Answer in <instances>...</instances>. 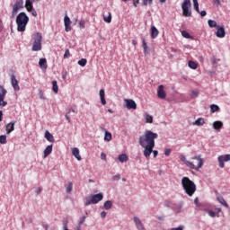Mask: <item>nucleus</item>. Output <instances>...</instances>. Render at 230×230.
Returning a JSON list of instances; mask_svg holds the SVG:
<instances>
[{"label": "nucleus", "instance_id": "nucleus-1", "mask_svg": "<svg viewBox=\"0 0 230 230\" xmlns=\"http://www.w3.org/2000/svg\"><path fill=\"white\" fill-rule=\"evenodd\" d=\"M157 137H159V135L151 130H146L144 135L139 137L138 143L144 149V155L146 159L152 155V153L154 154L155 159L157 157L159 152L154 150V146H155V139H157Z\"/></svg>", "mask_w": 230, "mask_h": 230}, {"label": "nucleus", "instance_id": "nucleus-2", "mask_svg": "<svg viewBox=\"0 0 230 230\" xmlns=\"http://www.w3.org/2000/svg\"><path fill=\"white\" fill-rule=\"evenodd\" d=\"M181 186L189 197H193L195 191H197V185H195V182L188 177H183L181 179Z\"/></svg>", "mask_w": 230, "mask_h": 230}, {"label": "nucleus", "instance_id": "nucleus-3", "mask_svg": "<svg viewBox=\"0 0 230 230\" xmlns=\"http://www.w3.org/2000/svg\"><path fill=\"white\" fill-rule=\"evenodd\" d=\"M30 22V18L26 13H20L16 17V24L18 31H26V26Z\"/></svg>", "mask_w": 230, "mask_h": 230}, {"label": "nucleus", "instance_id": "nucleus-4", "mask_svg": "<svg viewBox=\"0 0 230 230\" xmlns=\"http://www.w3.org/2000/svg\"><path fill=\"white\" fill-rule=\"evenodd\" d=\"M190 164L194 166L189 167L190 170H196V172H199V170L204 166V160L200 155H195L190 158Z\"/></svg>", "mask_w": 230, "mask_h": 230}, {"label": "nucleus", "instance_id": "nucleus-5", "mask_svg": "<svg viewBox=\"0 0 230 230\" xmlns=\"http://www.w3.org/2000/svg\"><path fill=\"white\" fill-rule=\"evenodd\" d=\"M191 0H183L181 4L183 17H191Z\"/></svg>", "mask_w": 230, "mask_h": 230}, {"label": "nucleus", "instance_id": "nucleus-6", "mask_svg": "<svg viewBox=\"0 0 230 230\" xmlns=\"http://www.w3.org/2000/svg\"><path fill=\"white\" fill-rule=\"evenodd\" d=\"M40 49H42V35L37 32L32 45V51H40Z\"/></svg>", "mask_w": 230, "mask_h": 230}, {"label": "nucleus", "instance_id": "nucleus-7", "mask_svg": "<svg viewBox=\"0 0 230 230\" xmlns=\"http://www.w3.org/2000/svg\"><path fill=\"white\" fill-rule=\"evenodd\" d=\"M7 93L6 89L0 85V107H6L8 105V102H4Z\"/></svg>", "mask_w": 230, "mask_h": 230}, {"label": "nucleus", "instance_id": "nucleus-8", "mask_svg": "<svg viewBox=\"0 0 230 230\" xmlns=\"http://www.w3.org/2000/svg\"><path fill=\"white\" fill-rule=\"evenodd\" d=\"M24 4V2L22 0H17L13 7L12 11V17H15V14L21 8H22V5Z\"/></svg>", "mask_w": 230, "mask_h": 230}, {"label": "nucleus", "instance_id": "nucleus-9", "mask_svg": "<svg viewBox=\"0 0 230 230\" xmlns=\"http://www.w3.org/2000/svg\"><path fill=\"white\" fill-rule=\"evenodd\" d=\"M217 161L219 163V168H224L226 166L224 163L230 161V155H219Z\"/></svg>", "mask_w": 230, "mask_h": 230}, {"label": "nucleus", "instance_id": "nucleus-10", "mask_svg": "<svg viewBox=\"0 0 230 230\" xmlns=\"http://www.w3.org/2000/svg\"><path fill=\"white\" fill-rule=\"evenodd\" d=\"M126 103V109H128V111L132 110L136 111L137 109V104H136V102L132 99H125L124 100Z\"/></svg>", "mask_w": 230, "mask_h": 230}, {"label": "nucleus", "instance_id": "nucleus-11", "mask_svg": "<svg viewBox=\"0 0 230 230\" xmlns=\"http://www.w3.org/2000/svg\"><path fill=\"white\" fill-rule=\"evenodd\" d=\"M11 85L15 91H21V87L19 86V81L14 75H11Z\"/></svg>", "mask_w": 230, "mask_h": 230}, {"label": "nucleus", "instance_id": "nucleus-12", "mask_svg": "<svg viewBox=\"0 0 230 230\" xmlns=\"http://www.w3.org/2000/svg\"><path fill=\"white\" fill-rule=\"evenodd\" d=\"M157 96L160 100H164V98H166V92H164V86L163 84L158 86Z\"/></svg>", "mask_w": 230, "mask_h": 230}, {"label": "nucleus", "instance_id": "nucleus-13", "mask_svg": "<svg viewBox=\"0 0 230 230\" xmlns=\"http://www.w3.org/2000/svg\"><path fill=\"white\" fill-rule=\"evenodd\" d=\"M216 36L218 39H224V37H226V29H224V27L217 26Z\"/></svg>", "mask_w": 230, "mask_h": 230}, {"label": "nucleus", "instance_id": "nucleus-14", "mask_svg": "<svg viewBox=\"0 0 230 230\" xmlns=\"http://www.w3.org/2000/svg\"><path fill=\"white\" fill-rule=\"evenodd\" d=\"M64 24H65V31H71V19L69 16L66 15L64 18Z\"/></svg>", "mask_w": 230, "mask_h": 230}, {"label": "nucleus", "instance_id": "nucleus-15", "mask_svg": "<svg viewBox=\"0 0 230 230\" xmlns=\"http://www.w3.org/2000/svg\"><path fill=\"white\" fill-rule=\"evenodd\" d=\"M15 121H11L5 126L6 134H12L15 130Z\"/></svg>", "mask_w": 230, "mask_h": 230}, {"label": "nucleus", "instance_id": "nucleus-16", "mask_svg": "<svg viewBox=\"0 0 230 230\" xmlns=\"http://www.w3.org/2000/svg\"><path fill=\"white\" fill-rule=\"evenodd\" d=\"M103 200V194L98 193L92 197V203L93 204H98V202Z\"/></svg>", "mask_w": 230, "mask_h": 230}, {"label": "nucleus", "instance_id": "nucleus-17", "mask_svg": "<svg viewBox=\"0 0 230 230\" xmlns=\"http://www.w3.org/2000/svg\"><path fill=\"white\" fill-rule=\"evenodd\" d=\"M180 159L181 161H182V163H184L187 168H194L193 164H191V161H189L188 159H186V155H181Z\"/></svg>", "mask_w": 230, "mask_h": 230}, {"label": "nucleus", "instance_id": "nucleus-18", "mask_svg": "<svg viewBox=\"0 0 230 230\" xmlns=\"http://www.w3.org/2000/svg\"><path fill=\"white\" fill-rule=\"evenodd\" d=\"M180 159L181 161H182V163H184L187 168H194L193 164H191V161H189L188 159H186V155H181Z\"/></svg>", "mask_w": 230, "mask_h": 230}, {"label": "nucleus", "instance_id": "nucleus-19", "mask_svg": "<svg viewBox=\"0 0 230 230\" xmlns=\"http://www.w3.org/2000/svg\"><path fill=\"white\" fill-rule=\"evenodd\" d=\"M72 155H74V157H75V159H77V161H82V156L80 155V149H78L77 147L72 149Z\"/></svg>", "mask_w": 230, "mask_h": 230}, {"label": "nucleus", "instance_id": "nucleus-20", "mask_svg": "<svg viewBox=\"0 0 230 230\" xmlns=\"http://www.w3.org/2000/svg\"><path fill=\"white\" fill-rule=\"evenodd\" d=\"M223 127L224 123L220 120L214 121L213 123V128H215V130H220Z\"/></svg>", "mask_w": 230, "mask_h": 230}, {"label": "nucleus", "instance_id": "nucleus-21", "mask_svg": "<svg viewBox=\"0 0 230 230\" xmlns=\"http://www.w3.org/2000/svg\"><path fill=\"white\" fill-rule=\"evenodd\" d=\"M39 64L40 69H48V60L46 58H40Z\"/></svg>", "mask_w": 230, "mask_h": 230}, {"label": "nucleus", "instance_id": "nucleus-22", "mask_svg": "<svg viewBox=\"0 0 230 230\" xmlns=\"http://www.w3.org/2000/svg\"><path fill=\"white\" fill-rule=\"evenodd\" d=\"M159 35V31L155 26L151 27V39H157V36Z\"/></svg>", "mask_w": 230, "mask_h": 230}, {"label": "nucleus", "instance_id": "nucleus-23", "mask_svg": "<svg viewBox=\"0 0 230 230\" xmlns=\"http://www.w3.org/2000/svg\"><path fill=\"white\" fill-rule=\"evenodd\" d=\"M45 139L49 143H55V137H53L48 130L45 132Z\"/></svg>", "mask_w": 230, "mask_h": 230}, {"label": "nucleus", "instance_id": "nucleus-24", "mask_svg": "<svg viewBox=\"0 0 230 230\" xmlns=\"http://www.w3.org/2000/svg\"><path fill=\"white\" fill-rule=\"evenodd\" d=\"M99 94H100V98H101V102L103 105H107V101H105V90L101 89Z\"/></svg>", "mask_w": 230, "mask_h": 230}, {"label": "nucleus", "instance_id": "nucleus-25", "mask_svg": "<svg viewBox=\"0 0 230 230\" xmlns=\"http://www.w3.org/2000/svg\"><path fill=\"white\" fill-rule=\"evenodd\" d=\"M217 199L219 204H222V206H224L225 208H229V205L227 204V201H226L224 197L217 196Z\"/></svg>", "mask_w": 230, "mask_h": 230}, {"label": "nucleus", "instance_id": "nucleus-26", "mask_svg": "<svg viewBox=\"0 0 230 230\" xmlns=\"http://www.w3.org/2000/svg\"><path fill=\"white\" fill-rule=\"evenodd\" d=\"M53 152V145L48 146L44 150V157H48Z\"/></svg>", "mask_w": 230, "mask_h": 230}, {"label": "nucleus", "instance_id": "nucleus-27", "mask_svg": "<svg viewBox=\"0 0 230 230\" xmlns=\"http://www.w3.org/2000/svg\"><path fill=\"white\" fill-rule=\"evenodd\" d=\"M206 123V120H204V118H199L193 125H196L197 127H202Z\"/></svg>", "mask_w": 230, "mask_h": 230}, {"label": "nucleus", "instance_id": "nucleus-28", "mask_svg": "<svg viewBox=\"0 0 230 230\" xmlns=\"http://www.w3.org/2000/svg\"><path fill=\"white\" fill-rule=\"evenodd\" d=\"M52 91L55 94H58V84L57 80L52 81Z\"/></svg>", "mask_w": 230, "mask_h": 230}, {"label": "nucleus", "instance_id": "nucleus-29", "mask_svg": "<svg viewBox=\"0 0 230 230\" xmlns=\"http://www.w3.org/2000/svg\"><path fill=\"white\" fill-rule=\"evenodd\" d=\"M119 163H127L128 161V155H127L126 154L119 155Z\"/></svg>", "mask_w": 230, "mask_h": 230}, {"label": "nucleus", "instance_id": "nucleus-30", "mask_svg": "<svg viewBox=\"0 0 230 230\" xmlns=\"http://www.w3.org/2000/svg\"><path fill=\"white\" fill-rule=\"evenodd\" d=\"M25 8H27L29 12H31V10H33V3H31V0H26Z\"/></svg>", "mask_w": 230, "mask_h": 230}, {"label": "nucleus", "instance_id": "nucleus-31", "mask_svg": "<svg viewBox=\"0 0 230 230\" xmlns=\"http://www.w3.org/2000/svg\"><path fill=\"white\" fill-rule=\"evenodd\" d=\"M71 112H74V114L76 112V111H75V109L71 108L68 110V112L66 114V121H68V123H71V117L69 116V114H71Z\"/></svg>", "mask_w": 230, "mask_h": 230}, {"label": "nucleus", "instance_id": "nucleus-32", "mask_svg": "<svg viewBox=\"0 0 230 230\" xmlns=\"http://www.w3.org/2000/svg\"><path fill=\"white\" fill-rule=\"evenodd\" d=\"M188 66L190 69H197V67H199V65L195 61H192V60H190L188 62Z\"/></svg>", "mask_w": 230, "mask_h": 230}, {"label": "nucleus", "instance_id": "nucleus-33", "mask_svg": "<svg viewBox=\"0 0 230 230\" xmlns=\"http://www.w3.org/2000/svg\"><path fill=\"white\" fill-rule=\"evenodd\" d=\"M146 118V123H153L154 122V117H152V115L146 113L145 115Z\"/></svg>", "mask_w": 230, "mask_h": 230}, {"label": "nucleus", "instance_id": "nucleus-34", "mask_svg": "<svg viewBox=\"0 0 230 230\" xmlns=\"http://www.w3.org/2000/svg\"><path fill=\"white\" fill-rule=\"evenodd\" d=\"M112 140V134L109 131L105 132L104 141H111Z\"/></svg>", "mask_w": 230, "mask_h": 230}, {"label": "nucleus", "instance_id": "nucleus-35", "mask_svg": "<svg viewBox=\"0 0 230 230\" xmlns=\"http://www.w3.org/2000/svg\"><path fill=\"white\" fill-rule=\"evenodd\" d=\"M66 193H71V191H73V182H68L66 185Z\"/></svg>", "mask_w": 230, "mask_h": 230}, {"label": "nucleus", "instance_id": "nucleus-36", "mask_svg": "<svg viewBox=\"0 0 230 230\" xmlns=\"http://www.w3.org/2000/svg\"><path fill=\"white\" fill-rule=\"evenodd\" d=\"M208 22L209 28H218V26L217 25V22L215 20H208Z\"/></svg>", "mask_w": 230, "mask_h": 230}, {"label": "nucleus", "instance_id": "nucleus-37", "mask_svg": "<svg viewBox=\"0 0 230 230\" xmlns=\"http://www.w3.org/2000/svg\"><path fill=\"white\" fill-rule=\"evenodd\" d=\"M142 48L144 49V53L146 54L148 46L146 45V40H145V38L142 39Z\"/></svg>", "mask_w": 230, "mask_h": 230}, {"label": "nucleus", "instance_id": "nucleus-38", "mask_svg": "<svg viewBox=\"0 0 230 230\" xmlns=\"http://www.w3.org/2000/svg\"><path fill=\"white\" fill-rule=\"evenodd\" d=\"M208 214L211 217V218H215L216 217H220V214H217V212L213 210H208Z\"/></svg>", "mask_w": 230, "mask_h": 230}, {"label": "nucleus", "instance_id": "nucleus-39", "mask_svg": "<svg viewBox=\"0 0 230 230\" xmlns=\"http://www.w3.org/2000/svg\"><path fill=\"white\" fill-rule=\"evenodd\" d=\"M103 21L108 23L111 22H112V14L111 13H109L108 16H104Z\"/></svg>", "mask_w": 230, "mask_h": 230}, {"label": "nucleus", "instance_id": "nucleus-40", "mask_svg": "<svg viewBox=\"0 0 230 230\" xmlns=\"http://www.w3.org/2000/svg\"><path fill=\"white\" fill-rule=\"evenodd\" d=\"M111 208H112V201L111 200H107L104 203V208L105 209H111Z\"/></svg>", "mask_w": 230, "mask_h": 230}, {"label": "nucleus", "instance_id": "nucleus-41", "mask_svg": "<svg viewBox=\"0 0 230 230\" xmlns=\"http://www.w3.org/2000/svg\"><path fill=\"white\" fill-rule=\"evenodd\" d=\"M78 65L81 66L82 67H85V66L87 65V59L82 58L81 60L78 61Z\"/></svg>", "mask_w": 230, "mask_h": 230}, {"label": "nucleus", "instance_id": "nucleus-42", "mask_svg": "<svg viewBox=\"0 0 230 230\" xmlns=\"http://www.w3.org/2000/svg\"><path fill=\"white\" fill-rule=\"evenodd\" d=\"M210 111L211 112H217V111H220V108L218 107V105L212 104L210 106Z\"/></svg>", "mask_w": 230, "mask_h": 230}, {"label": "nucleus", "instance_id": "nucleus-43", "mask_svg": "<svg viewBox=\"0 0 230 230\" xmlns=\"http://www.w3.org/2000/svg\"><path fill=\"white\" fill-rule=\"evenodd\" d=\"M7 141H6V135H1L0 136V144L1 145H6Z\"/></svg>", "mask_w": 230, "mask_h": 230}, {"label": "nucleus", "instance_id": "nucleus-44", "mask_svg": "<svg viewBox=\"0 0 230 230\" xmlns=\"http://www.w3.org/2000/svg\"><path fill=\"white\" fill-rule=\"evenodd\" d=\"M194 4V9L198 13H200V9H199V1L198 0H192Z\"/></svg>", "mask_w": 230, "mask_h": 230}, {"label": "nucleus", "instance_id": "nucleus-45", "mask_svg": "<svg viewBox=\"0 0 230 230\" xmlns=\"http://www.w3.org/2000/svg\"><path fill=\"white\" fill-rule=\"evenodd\" d=\"M154 0H143L142 4L143 6H148V4H153Z\"/></svg>", "mask_w": 230, "mask_h": 230}, {"label": "nucleus", "instance_id": "nucleus-46", "mask_svg": "<svg viewBox=\"0 0 230 230\" xmlns=\"http://www.w3.org/2000/svg\"><path fill=\"white\" fill-rule=\"evenodd\" d=\"M181 35L182 37H184L185 39H190L191 36L190 35V33L186 31H181Z\"/></svg>", "mask_w": 230, "mask_h": 230}, {"label": "nucleus", "instance_id": "nucleus-47", "mask_svg": "<svg viewBox=\"0 0 230 230\" xmlns=\"http://www.w3.org/2000/svg\"><path fill=\"white\" fill-rule=\"evenodd\" d=\"M69 57H71V52L66 49L64 54V58H69Z\"/></svg>", "mask_w": 230, "mask_h": 230}, {"label": "nucleus", "instance_id": "nucleus-48", "mask_svg": "<svg viewBox=\"0 0 230 230\" xmlns=\"http://www.w3.org/2000/svg\"><path fill=\"white\" fill-rule=\"evenodd\" d=\"M134 222H135L137 226L142 224L141 220L137 217H134Z\"/></svg>", "mask_w": 230, "mask_h": 230}, {"label": "nucleus", "instance_id": "nucleus-49", "mask_svg": "<svg viewBox=\"0 0 230 230\" xmlns=\"http://www.w3.org/2000/svg\"><path fill=\"white\" fill-rule=\"evenodd\" d=\"M79 28H81V30H84V28H85V21L79 22Z\"/></svg>", "mask_w": 230, "mask_h": 230}, {"label": "nucleus", "instance_id": "nucleus-50", "mask_svg": "<svg viewBox=\"0 0 230 230\" xmlns=\"http://www.w3.org/2000/svg\"><path fill=\"white\" fill-rule=\"evenodd\" d=\"M39 96L40 100H46V97H44V92H42V90H40Z\"/></svg>", "mask_w": 230, "mask_h": 230}, {"label": "nucleus", "instance_id": "nucleus-51", "mask_svg": "<svg viewBox=\"0 0 230 230\" xmlns=\"http://www.w3.org/2000/svg\"><path fill=\"white\" fill-rule=\"evenodd\" d=\"M91 204H93V199H89L88 198H86V201L84 203L85 206H91Z\"/></svg>", "mask_w": 230, "mask_h": 230}, {"label": "nucleus", "instance_id": "nucleus-52", "mask_svg": "<svg viewBox=\"0 0 230 230\" xmlns=\"http://www.w3.org/2000/svg\"><path fill=\"white\" fill-rule=\"evenodd\" d=\"M85 216H83L82 217H80V220H79V226H82V224H84V222H85Z\"/></svg>", "mask_w": 230, "mask_h": 230}, {"label": "nucleus", "instance_id": "nucleus-53", "mask_svg": "<svg viewBox=\"0 0 230 230\" xmlns=\"http://www.w3.org/2000/svg\"><path fill=\"white\" fill-rule=\"evenodd\" d=\"M101 159H102V161H107V155H105V153H102Z\"/></svg>", "mask_w": 230, "mask_h": 230}, {"label": "nucleus", "instance_id": "nucleus-54", "mask_svg": "<svg viewBox=\"0 0 230 230\" xmlns=\"http://www.w3.org/2000/svg\"><path fill=\"white\" fill-rule=\"evenodd\" d=\"M138 230H145V226H143V223H141L140 225L137 226Z\"/></svg>", "mask_w": 230, "mask_h": 230}, {"label": "nucleus", "instance_id": "nucleus-55", "mask_svg": "<svg viewBox=\"0 0 230 230\" xmlns=\"http://www.w3.org/2000/svg\"><path fill=\"white\" fill-rule=\"evenodd\" d=\"M170 154H172V149H165L164 155L168 156Z\"/></svg>", "mask_w": 230, "mask_h": 230}, {"label": "nucleus", "instance_id": "nucleus-56", "mask_svg": "<svg viewBox=\"0 0 230 230\" xmlns=\"http://www.w3.org/2000/svg\"><path fill=\"white\" fill-rule=\"evenodd\" d=\"M191 96H194V98H197L199 96V92L197 91H192Z\"/></svg>", "mask_w": 230, "mask_h": 230}, {"label": "nucleus", "instance_id": "nucleus-57", "mask_svg": "<svg viewBox=\"0 0 230 230\" xmlns=\"http://www.w3.org/2000/svg\"><path fill=\"white\" fill-rule=\"evenodd\" d=\"M199 13H200L201 17H206V15H208V13H206V11H199Z\"/></svg>", "mask_w": 230, "mask_h": 230}, {"label": "nucleus", "instance_id": "nucleus-58", "mask_svg": "<svg viewBox=\"0 0 230 230\" xmlns=\"http://www.w3.org/2000/svg\"><path fill=\"white\" fill-rule=\"evenodd\" d=\"M133 4L137 8V4H139V0H133Z\"/></svg>", "mask_w": 230, "mask_h": 230}, {"label": "nucleus", "instance_id": "nucleus-59", "mask_svg": "<svg viewBox=\"0 0 230 230\" xmlns=\"http://www.w3.org/2000/svg\"><path fill=\"white\" fill-rule=\"evenodd\" d=\"M101 217H102V218H105V217H107V212L102 211V212L101 213Z\"/></svg>", "mask_w": 230, "mask_h": 230}, {"label": "nucleus", "instance_id": "nucleus-60", "mask_svg": "<svg viewBox=\"0 0 230 230\" xmlns=\"http://www.w3.org/2000/svg\"><path fill=\"white\" fill-rule=\"evenodd\" d=\"M42 192V188H38L37 190H36V193L39 195V194H40Z\"/></svg>", "mask_w": 230, "mask_h": 230}, {"label": "nucleus", "instance_id": "nucleus-61", "mask_svg": "<svg viewBox=\"0 0 230 230\" xmlns=\"http://www.w3.org/2000/svg\"><path fill=\"white\" fill-rule=\"evenodd\" d=\"M213 2L215 4H217V6H220V0H213Z\"/></svg>", "mask_w": 230, "mask_h": 230}, {"label": "nucleus", "instance_id": "nucleus-62", "mask_svg": "<svg viewBox=\"0 0 230 230\" xmlns=\"http://www.w3.org/2000/svg\"><path fill=\"white\" fill-rule=\"evenodd\" d=\"M216 211H217L216 214L219 215L220 213H222V208H217Z\"/></svg>", "mask_w": 230, "mask_h": 230}, {"label": "nucleus", "instance_id": "nucleus-63", "mask_svg": "<svg viewBox=\"0 0 230 230\" xmlns=\"http://www.w3.org/2000/svg\"><path fill=\"white\" fill-rule=\"evenodd\" d=\"M32 15H33V17H37V11L33 10L32 11Z\"/></svg>", "mask_w": 230, "mask_h": 230}, {"label": "nucleus", "instance_id": "nucleus-64", "mask_svg": "<svg viewBox=\"0 0 230 230\" xmlns=\"http://www.w3.org/2000/svg\"><path fill=\"white\" fill-rule=\"evenodd\" d=\"M64 230H69V228H67V223H65V225H64Z\"/></svg>", "mask_w": 230, "mask_h": 230}]
</instances>
